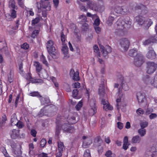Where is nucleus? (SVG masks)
<instances>
[{
    "mask_svg": "<svg viewBox=\"0 0 157 157\" xmlns=\"http://www.w3.org/2000/svg\"><path fill=\"white\" fill-rule=\"evenodd\" d=\"M87 5L92 10V8L90 7V6L91 5V6L93 7H98L96 4H95L93 2H92L89 1V2L87 3Z\"/></svg>",
    "mask_w": 157,
    "mask_h": 157,
    "instance_id": "57",
    "label": "nucleus"
},
{
    "mask_svg": "<svg viewBox=\"0 0 157 157\" xmlns=\"http://www.w3.org/2000/svg\"><path fill=\"white\" fill-rule=\"evenodd\" d=\"M90 105L91 108V114L94 115L96 112L97 107L96 105V101L94 99L91 100L90 102Z\"/></svg>",
    "mask_w": 157,
    "mask_h": 157,
    "instance_id": "13",
    "label": "nucleus"
},
{
    "mask_svg": "<svg viewBox=\"0 0 157 157\" xmlns=\"http://www.w3.org/2000/svg\"><path fill=\"white\" fill-rule=\"evenodd\" d=\"M72 86L74 88H79L80 87V84L78 82H76L73 83Z\"/></svg>",
    "mask_w": 157,
    "mask_h": 157,
    "instance_id": "53",
    "label": "nucleus"
},
{
    "mask_svg": "<svg viewBox=\"0 0 157 157\" xmlns=\"http://www.w3.org/2000/svg\"><path fill=\"white\" fill-rule=\"evenodd\" d=\"M129 55L131 57H134L136 55L137 56L138 54H137L136 49H131L129 51Z\"/></svg>",
    "mask_w": 157,
    "mask_h": 157,
    "instance_id": "35",
    "label": "nucleus"
},
{
    "mask_svg": "<svg viewBox=\"0 0 157 157\" xmlns=\"http://www.w3.org/2000/svg\"><path fill=\"white\" fill-rule=\"evenodd\" d=\"M29 95L33 97H36L39 98L41 97V95L38 91H34L30 93Z\"/></svg>",
    "mask_w": 157,
    "mask_h": 157,
    "instance_id": "39",
    "label": "nucleus"
},
{
    "mask_svg": "<svg viewBox=\"0 0 157 157\" xmlns=\"http://www.w3.org/2000/svg\"><path fill=\"white\" fill-rule=\"evenodd\" d=\"M58 151L63 152V150L64 149V147L63 144L61 142H59L58 143Z\"/></svg>",
    "mask_w": 157,
    "mask_h": 157,
    "instance_id": "37",
    "label": "nucleus"
},
{
    "mask_svg": "<svg viewBox=\"0 0 157 157\" xmlns=\"http://www.w3.org/2000/svg\"><path fill=\"white\" fill-rule=\"evenodd\" d=\"M15 2L14 0H10L9 2V7L13 9H17L16 8L17 6H15Z\"/></svg>",
    "mask_w": 157,
    "mask_h": 157,
    "instance_id": "33",
    "label": "nucleus"
},
{
    "mask_svg": "<svg viewBox=\"0 0 157 157\" xmlns=\"http://www.w3.org/2000/svg\"><path fill=\"white\" fill-rule=\"evenodd\" d=\"M46 48L48 51H51L52 50H55L54 44L52 40H48L46 44Z\"/></svg>",
    "mask_w": 157,
    "mask_h": 157,
    "instance_id": "19",
    "label": "nucleus"
},
{
    "mask_svg": "<svg viewBox=\"0 0 157 157\" xmlns=\"http://www.w3.org/2000/svg\"><path fill=\"white\" fill-rule=\"evenodd\" d=\"M79 74L78 71H77L75 72V71L73 69L71 70L70 73V76L73 77V79L76 81H78L80 79Z\"/></svg>",
    "mask_w": 157,
    "mask_h": 157,
    "instance_id": "17",
    "label": "nucleus"
},
{
    "mask_svg": "<svg viewBox=\"0 0 157 157\" xmlns=\"http://www.w3.org/2000/svg\"><path fill=\"white\" fill-rule=\"evenodd\" d=\"M93 49L94 50V52L97 53L99 56V57H100V54H99V49L98 46L96 45H94L93 47Z\"/></svg>",
    "mask_w": 157,
    "mask_h": 157,
    "instance_id": "48",
    "label": "nucleus"
},
{
    "mask_svg": "<svg viewBox=\"0 0 157 157\" xmlns=\"http://www.w3.org/2000/svg\"><path fill=\"white\" fill-rule=\"evenodd\" d=\"M51 79L53 82L55 86L58 88L59 86V84L57 82L56 78L54 77H52L51 78Z\"/></svg>",
    "mask_w": 157,
    "mask_h": 157,
    "instance_id": "43",
    "label": "nucleus"
},
{
    "mask_svg": "<svg viewBox=\"0 0 157 157\" xmlns=\"http://www.w3.org/2000/svg\"><path fill=\"white\" fill-rule=\"evenodd\" d=\"M136 113L139 115L143 114L144 113V110L141 108H139L136 111Z\"/></svg>",
    "mask_w": 157,
    "mask_h": 157,
    "instance_id": "47",
    "label": "nucleus"
},
{
    "mask_svg": "<svg viewBox=\"0 0 157 157\" xmlns=\"http://www.w3.org/2000/svg\"><path fill=\"white\" fill-rule=\"evenodd\" d=\"M90 6L92 8V10H94L95 11H99L101 12L103 11L105 9L104 7L103 6H101L100 7H93L91 5H90Z\"/></svg>",
    "mask_w": 157,
    "mask_h": 157,
    "instance_id": "31",
    "label": "nucleus"
},
{
    "mask_svg": "<svg viewBox=\"0 0 157 157\" xmlns=\"http://www.w3.org/2000/svg\"><path fill=\"white\" fill-rule=\"evenodd\" d=\"M136 97L139 103L144 102L146 99L144 93L141 92H139L137 93Z\"/></svg>",
    "mask_w": 157,
    "mask_h": 157,
    "instance_id": "12",
    "label": "nucleus"
},
{
    "mask_svg": "<svg viewBox=\"0 0 157 157\" xmlns=\"http://www.w3.org/2000/svg\"><path fill=\"white\" fill-rule=\"evenodd\" d=\"M157 117V115L155 113H151L149 116V118L151 120L155 119Z\"/></svg>",
    "mask_w": 157,
    "mask_h": 157,
    "instance_id": "64",
    "label": "nucleus"
},
{
    "mask_svg": "<svg viewBox=\"0 0 157 157\" xmlns=\"http://www.w3.org/2000/svg\"><path fill=\"white\" fill-rule=\"evenodd\" d=\"M12 151L14 157H17L21 154V151L19 147H17L16 144L12 143L11 145Z\"/></svg>",
    "mask_w": 157,
    "mask_h": 157,
    "instance_id": "8",
    "label": "nucleus"
},
{
    "mask_svg": "<svg viewBox=\"0 0 157 157\" xmlns=\"http://www.w3.org/2000/svg\"><path fill=\"white\" fill-rule=\"evenodd\" d=\"M39 31L37 30H35L33 31L31 34V37L33 38H34L38 34Z\"/></svg>",
    "mask_w": 157,
    "mask_h": 157,
    "instance_id": "52",
    "label": "nucleus"
},
{
    "mask_svg": "<svg viewBox=\"0 0 157 157\" xmlns=\"http://www.w3.org/2000/svg\"><path fill=\"white\" fill-rule=\"evenodd\" d=\"M82 105V102L81 101H79L76 105L75 108L77 110H79L81 108Z\"/></svg>",
    "mask_w": 157,
    "mask_h": 157,
    "instance_id": "50",
    "label": "nucleus"
},
{
    "mask_svg": "<svg viewBox=\"0 0 157 157\" xmlns=\"http://www.w3.org/2000/svg\"><path fill=\"white\" fill-rule=\"evenodd\" d=\"M147 151L152 153L151 155L152 157H155L157 155L156 149L155 146L150 147L148 149Z\"/></svg>",
    "mask_w": 157,
    "mask_h": 157,
    "instance_id": "23",
    "label": "nucleus"
},
{
    "mask_svg": "<svg viewBox=\"0 0 157 157\" xmlns=\"http://www.w3.org/2000/svg\"><path fill=\"white\" fill-rule=\"evenodd\" d=\"M114 17L111 16L109 17L107 21V24L109 26H111L114 20Z\"/></svg>",
    "mask_w": 157,
    "mask_h": 157,
    "instance_id": "38",
    "label": "nucleus"
},
{
    "mask_svg": "<svg viewBox=\"0 0 157 157\" xmlns=\"http://www.w3.org/2000/svg\"><path fill=\"white\" fill-rule=\"evenodd\" d=\"M144 62L143 57L140 54H138L134 58V63L137 67L140 66Z\"/></svg>",
    "mask_w": 157,
    "mask_h": 157,
    "instance_id": "9",
    "label": "nucleus"
},
{
    "mask_svg": "<svg viewBox=\"0 0 157 157\" xmlns=\"http://www.w3.org/2000/svg\"><path fill=\"white\" fill-rule=\"evenodd\" d=\"M11 137L13 139H15L18 137L23 138L25 136V134L22 133L21 136L19 135V130L13 129L10 133Z\"/></svg>",
    "mask_w": 157,
    "mask_h": 157,
    "instance_id": "11",
    "label": "nucleus"
},
{
    "mask_svg": "<svg viewBox=\"0 0 157 157\" xmlns=\"http://www.w3.org/2000/svg\"><path fill=\"white\" fill-rule=\"evenodd\" d=\"M78 91L77 89H74L72 92V96L76 99H79L80 97L78 96Z\"/></svg>",
    "mask_w": 157,
    "mask_h": 157,
    "instance_id": "42",
    "label": "nucleus"
},
{
    "mask_svg": "<svg viewBox=\"0 0 157 157\" xmlns=\"http://www.w3.org/2000/svg\"><path fill=\"white\" fill-rule=\"evenodd\" d=\"M46 143V140L44 139H42L40 142V146L41 147H44Z\"/></svg>",
    "mask_w": 157,
    "mask_h": 157,
    "instance_id": "58",
    "label": "nucleus"
},
{
    "mask_svg": "<svg viewBox=\"0 0 157 157\" xmlns=\"http://www.w3.org/2000/svg\"><path fill=\"white\" fill-rule=\"evenodd\" d=\"M98 93L100 95H103L104 93V86L103 84L100 85L98 89Z\"/></svg>",
    "mask_w": 157,
    "mask_h": 157,
    "instance_id": "30",
    "label": "nucleus"
},
{
    "mask_svg": "<svg viewBox=\"0 0 157 157\" xmlns=\"http://www.w3.org/2000/svg\"><path fill=\"white\" fill-rule=\"evenodd\" d=\"M105 155L106 157H114L115 156V154H113L111 151L110 150L106 152Z\"/></svg>",
    "mask_w": 157,
    "mask_h": 157,
    "instance_id": "46",
    "label": "nucleus"
},
{
    "mask_svg": "<svg viewBox=\"0 0 157 157\" xmlns=\"http://www.w3.org/2000/svg\"><path fill=\"white\" fill-rule=\"evenodd\" d=\"M50 55L53 58L56 59L58 58V53L56 50H52L51 51H48Z\"/></svg>",
    "mask_w": 157,
    "mask_h": 157,
    "instance_id": "25",
    "label": "nucleus"
},
{
    "mask_svg": "<svg viewBox=\"0 0 157 157\" xmlns=\"http://www.w3.org/2000/svg\"><path fill=\"white\" fill-rule=\"evenodd\" d=\"M8 81L10 83L13 82V72L10 71L8 75Z\"/></svg>",
    "mask_w": 157,
    "mask_h": 157,
    "instance_id": "34",
    "label": "nucleus"
},
{
    "mask_svg": "<svg viewBox=\"0 0 157 157\" xmlns=\"http://www.w3.org/2000/svg\"><path fill=\"white\" fill-rule=\"evenodd\" d=\"M122 87L125 90H128L129 89V86L125 82L124 83L123 82L122 84Z\"/></svg>",
    "mask_w": 157,
    "mask_h": 157,
    "instance_id": "51",
    "label": "nucleus"
},
{
    "mask_svg": "<svg viewBox=\"0 0 157 157\" xmlns=\"http://www.w3.org/2000/svg\"><path fill=\"white\" fill-rule=\"evenodd\" d=\"M153 111V109L150 108H148L147 109L145 112V114L146 115H148Z\"/></svg>",
    "mask_w": 157,
    "mask_h": 157,
    "instance_id": "59",
    "label": "nucleus"
},
{
    "mask_svg": "<svg viewBox=\"0 0 157 157\" xmlns=\"http://www.w3.org/2000/svg\"><path fill=\"white\" fill-rule=\"evenodd\" d=\"M141 141V138L138 135L133 136L132 140V143L134 144L139 143Z\"/></svg>",
    "mask_w": 157,
    "mask_h": 157,
    "instance_id": "28",
    "label": "nucleus"
},
{
    "mask_svg": "<svg viewBox=\"0 0 157 157\" xmlns=\"http://www.w3.org/2000/svg\"><path fill=\"white\" fill-rule=\"evenodd\" d=\"M67 120L70 124H73L76 122L75 118L74 116L71 117H69L67 118Z\"/></svg>",
    "mask_w": 157,
    "mask_h": 157,
    "instance_id": "29",
    "label": "nucleus"
},
{
    "mask_svg": "<svg viewBox=\"0 0 157 157\" xmlns=\"http://www.w3.org/2000/svg\"><path fill=\"white\" fill-rule=\"evenodd\" d=\"M11 17L13 18L16 17V11L14 10L11 11Z\"/></svg>",
    "mask_w": 157,
    "mask_h": 157,
    "instance_id": "56",
    "label": "nucleus"
},
{
    "mask_svg": "<svg viewBox=\"0 0 157 157\" xmlns=\"http://www.w3.org/2000/svg\"><path fill=\"white\" fill-rule=\"evenodd\" d=\"M39 99L42 105H44L50 102V100L48 98H43L41 96Z\"/></svg>",
    "mask_w": 157,
    "mask_h": 157,
    "instance_id": "24",
    "label": "nucleus"
},
{
    "mask_svg": "<svg viewBox=\"0 0 157 157\" xmlns=\"http://www.w3.org/2000/svg\"><path fill=\"white\" fill-rule=\"evenodd\" d=\"M143 80L146 84L157 88V74L155 75L154 78H151L147 75L144 76Z\"/></svg>",
    "mask_w": 157,
    "mask_h": 157,
    "instance_id": "4",
    "label": "nucleus"
},
{
    "mask_svg": "<svg viewBox=\"0 0 157 157\" xmlns=\"http://www.w3.org/2000/svg\"><path fill=\"white\" fill-rule=\"evenodd\" d=\"M113 10L117 13L124 14L126 12L122 7L117 6L114 8Z\"/></svg>",
    "mask_w": 157,
    "mask_h": 157,
    "instance_id": "21",
    "label": "nucleus"
},
{
    "mask_svg": "<svg viewBox=\"0 0 157 157\" xmlns=\"http://www.w3.org/2000/svg\"><path fill=\"white\" fill-rule=\"evenodd\" d=\"M23 64L22 63L19 65V72L21 75L23 76L25 74L23 68Z\"/></svg>",
    "mask_w": 157,
    "mask_h": 157,
    "instance_id": "41",
    "label": "nucleus"
},
{
    "mask_svg": "<svg viewBox=\"0 0 157 157\" xmlns=\"http://www.w3.org/2000/svg\"><path fill=\"white\" fill-rule=\"evenodd\" d=\"M101 104L103 105V107L104 109L106 110H112L113 109V107L110 105L107 101L105 99H102L101 101Z\"/></svg>",
    "mask_w": 157,
    "mask_h": 157,
    "instance_id": "16",
    "label": "nucleus"
},
{
    "mask_svg": "<svg viewBox=\"0 0 157 157\" xmlns=\"http://www.w3.org/2000/svg\"><path fill=\"white\" fill-rule=\"evenodd\" d=\"M157 64L153 62H148L147 63L146 72L148 74H151L156 70Z\"/></svg>",
    "mask_w": 157,
    "mask_h": 157,
    "instance_id": "5",
    "label": "nucleus"
},
{
    "mask_svg": "<svg viewBox=\"0 0 157 157\" xmlns=\"http://www.w3.org/2000/svg\"><path fill=\"white\" fill-rule=\"evenodd\" d=\"M131 19L129 17L126 18L124 21L121 18H119L116 24L118 26L121 27L119 28L121 35H123L124 34L125 30L124 28H125L127 25H131Z\"/></svg>",
    "mask_w": 157,
    "mask_h": 157,
    "instance_id": "3",
    "label": "nucleus"
},
{
    "mask_svg": "<svg viewBox=\"0 0 157 157\" xmlns=\"http://www.w3.org/2000/svg\"><path fill=\"white\" fill-rule=\"evenodd\" d=\"M40 60L43 63L47 66L48 65V62L46 60L45 57L43 55H42L41 56Z\"/></svg>",
    "mask_w": 157,
    "mask_h": 157,
    "instance_id": "49",
    "label": "nucleus"
},
{
    "mask_svg": "<svg viewBox=\"0 0 157 157\" xmlns=\"http://www.w3.org/2000/svg\"><path fill=\"white\" fill-rule=\"evenodd\" d=\"M31 82L32 83H42L43 82V80L41 79H34L33 78Z\"/></svg>",
    "mask_w": 157,
    "mask_h": 157,
    "instance_id": "44",
    "label": "nucleus"
},
{
    "mask_svg": "<svg viewBox=\"0 0 157 157\" xmlns=\"http://www.w3.org/2000/svg\"><path fill=\"white\" fill-rule=\"evenodd\" d=\"M16 125L19 128H22L24 126L23 123L22 122L20 121H18L17 122V123Z\"/></svg>",
    "mask_w": 157,
    "mask_h": 157,
    "instance_id": "61",
    "label": "nucleus"
},
{
    "mask_svg": "<svg viewBox=\"0 0 157 157\" xmlns=\"http://www.w3.org/2000/svg\"><path fill=\"white\" fill-rule=\"evenodd\" d=\"M148 124V123L147 121H142L140 123V125L141 128L144 129L147 126Z\"/></svg>",
    "mask_w": 157,
    "mask_h": 157,
    "instance_id": "36",
    "label": "nucleus"
},
{
    "mask_svg": "<svg viewBox=\"0 0 157 157\" xmlns=\"http://www.w3.org/2000/svg\"><path fill=\"white\" fill-rule=\"evenodd\" d=\"M142 10L141 13V16H142L141 15H144L146 14L147 13V10L146 8L143 5H142Z\"/></svg>",
    "mask_w": 157,
    "mask_h": 157,
    "instance_id": "45",
    "label": "nucleus"
},
{
    "mask_svg": "<svg viewBox=\"0 0 157 157\" xmlns=\"http://www.w3.org/2000/svg\"><path fill=\"white\" fill-rule=\"evenodd\" d=\"M100 48L104 56H105L108 53L111 52V48L109 46H107L105 48H104L102 45H101L100 46Z\"/></svg>",
    "mask_w": 157,
    "mask_h": 157,
    "instance_id": "14",
    "label": "nucleus"
},
{
    "mask_svg": "<svg viewBox=\"0 0 157 157\" xmlns=\"http://www.w3.org/2000/svg\"><path fill=\"white\" fill-rule=\"evenodd\" d=\"M33 63L34 65L36 67V72L38 74L39 76L41 78H46L47 76V74L45 70H44V72L45 73L46 76L45 75H41L40 74V71L42 69V67L41 65H40L39 63L37 61H34Z\"/></svg>",
    "mask_w": 157,
    "mask_h": 157,
    "instance_id": "6",
    "label": "nucleus"
},
{
    "mask_svg": "<svg viewBox=\"0 0 157 157\" xmlns=\"http://www.w3.org/2000/svg\"><path fill=\"white\" fill-rule=\"evenodd\" d=\"M16 115L15 114H13L11 116V123L12 125H16L18 122Z\"/></svg>",
    "mask_w": 157,
    "mask_h": 157,
    "instance_id": "27",
    "label": "nucleus"
},
{
    "mask_svg": "<svg viewBox=\"0 0 157 157\" xmlns=\"http://www.w3.org/2000/svg\"><path fill=\"white\" fill-rule=\"evenodd\" d=\"M25 78L27 80H30L31 81V80L33 78H32L30 73H28L26 76H25V75H23Z\"/></svg>",
    "mask_w": 157,
    "mask_h": 157,
    "instance_id": "62",
    "label": "nucleus"
},
{
    "mask_svg": "<svg viewBox=\"0 0 157 157\" xmlns=\"http://www.w3.org/2000/svg\"><path fill=\"white\" fill-rule=\"evenodd\" d=\"M84 156V157H91L90 152L89 150H86L85 151Z\"/></svg>",
    "mask_w": 157,
    "mask_h": 157,
    "instance_id": "54",
    "label": "nucleus"
},
{
    "mask_svg": "<svg viewBox=\"0 0 157 157\" xmlns=\"http://www.w3.org/2000/svg\"><path fill=\"white\" fill-rule=\"evenodd\" d=\"M156 56V53L153 49L149 50L146 55V57L148 59L151 60L155 59Z\"/></svg>",
    "mask_w": 157,
    "mask_h": 157,
    "instance_id": "15",
    "label": "nucleus"
},
{
    "mask_svg": "<svg viewBox=\"0 0 157 157\" xmlns=\"http://www.w3.org/2000/svg\"><path fill=\"white\" fill-rule=\"evenodd\" d=\"M29 47V44L26 43H24L21 45V48L24 49H28Z\"/></svg>",
    "mask_w": 157,
    "mask_h": 157,
    "instance_id": "60",
    "label": "nucleus"
},
{
    "mask_svg": "<svg viewBox=\"0 0 157 157\" xmlns=\"http://www.w3.org/2000/svg\"><path fill=\"white\" fill-rule=\"evenodd\" d=\"M138 132L141 137H143L146 134V130L145 129L141 128L138 129Z\"/></svg>",
    "mask_w": 157,
    "mask_h": 157,
    "instance_id": "32",
    "label": "nucleus"
},
{
    "mask_svg": "<svg viewBox=\"0 0 157 157\" xmlns=\"http://www.w3.org/2000/svg\"><path fill=\"white\" fill-rule=\"evenodd\" d=\"M119 98H117L116 100V106L119 115L117 117L116 121H121V115L120 113V110L121 109L122 111L124 112L126 111V102L124 100L123 94L121 92H119Z\"/></svg>",
    "mask_w": 157,
    "mask_h": 157,
    "instance_id": "1",
    "label": "nucleus"
},
{
    "mask_svg": "<svg viewBox=\"0 0 157 157\" xmlns=\"http://www.w3.org/2000/svg\"><path fill=\"white\" fill-rule=\"evenodd\" d=\"M40 21V18L39 17H36L35 19H33L32 21V24L35 25L37 23Z\"/></svg>",
    "mask_w": 157,
    "mask_h": 157,
    "instance_id": "63",
    "label": "nucleus"
},
{
    "mask_svg": "<svg viewBox=\"0 0 157 157\" xmlns=\"http://www.w3.org/2000/svg\"><path fill=\"white\" fill-rule=\"evenodd\" d=\"M156 36H152L149 39L144 41L143 44L146 46L150 44L151 43L155 42L156 41Z\"/></svg>",
    "mask_w": 157,
    "mask_h": 157,
    "instance_id": "18",
    "label": "nucleus"
},
{
    "mask_svg": "<svg viewBox=\"0 0 157 157\" xmlns=\"http://www.w3.org/2000/svg\"><path fill=\"white\" fill-rule=\"evenodd\" d=\"M19 5L23 8L25 9V7L24 5L23 1L22 0H17Z\"/></svg>",
    "mask_w": 157,
    "mask_h": 157,
    "instance_id": "55",
    "label": "nucleus"
},
{
    "mask_svg": "<svg viewBox=\"0 0 157 157\" xmlns=\"http://www.w3.org/2000/svg\"><path fill=\"white\" fill-rule=\"evenodd\" d=\"M25 9L27 13H29L30 16H33L34 15V13L32 9L25 7Z\"/></svg>",
    "mask_w": 157,
    "mask_h": 157,
    "instance_id": "40",
    "label": "nucleus"
},
{
    "mask_svg": "<svg viewBox=\"0 0 157 157\" xmlns=\"http://www.w3.org/2000/svg\"><path fill=\"white\" fill-rule=\"evenodd\" d=\"M77 21L81 24H82L83 22H87V18L86 16L84 15H80L78 18Z\"/></svg>",
    "mask_w": 157,
    "mask_h": 157,
    "instance_id": "26",
    "label": "nucleus"
},
{
    "mask_svg": "<svg viewBox=\"0 0 157 157\" xmlns=\"http://www.w3.org/2000/svg\"><path fill=\"white\" fill-rule=\"evenodd\" d=\"M61 128L62 130L66 132L72 133L75 131L74 128L70 125V124H67V123L64 124L62 126Z\"/></svg>",
    "mask_w": 157,
    "mask_h": 157,
    "instance_id": "10",
    "label": "nucleus"
},
{
    "mask_svg": "<svg viewBox=\"0 0 157 157\" xmlns=\"http://www.w3.org/2000/svg\"><path fill=\"white\" fill-rule=\"evenodd\" d=\"M62 51L64 55V58L66 59L69 57V56L68 54V48L66 45H64L63 46Z\"/></svg>",
    "mask_w": 157,
    "mask_h": 157,
    "instance_id": "22",
    "label": "nucleus"
},
{
    "mask_svg": "<svg viewBox=\"0 0 157 157\" xmlns=\"http://www.w3.org/2000/svg\"><path fill=\"white\" fill-rule=\"evenodd\" d=\"M120 43L122 51L125 52L128 50L129 45V41L128 39L124 38L121 39Z\"/></svg>",
    "mask_w": 157,
    "mask_h": 157,
    "instance_id": "7",
    "label": "nucleus"
},
{
    "mask_svg": "<svg viewBox=\"0 0 157 157\" xmlns=\"http://www.w3.org/2000/svg\"><path fill=\"white\" fill-rule=\"evenodd\" d=\"M82 138L84 140L87 139L88 142H86V141H83L82 144V147L83 148H86L87 147L92 143V140L87 136H83Z\"/></svg>",
    "mask_w": 157,
    "mask_h": 157,
    "instance_id": "20",
    "label": "nucleus"
},
{
    "mask_svg": "<svg viewBox=\"0 0 157 157\" xmlns=\"http://www.w3.org/2000/svg\"><path fill=\"white\" fill-rule=\"evenodd\" d=\"M135 19L139 25L143 26L146 29H148L153 23L151 19L141 16L136 17Z\"/></svg>",
    "mask_w": 157,
    "mask_h": 157,
    "instance_id": "2",
    "label": "nucleus"
}]
</instances>
